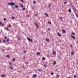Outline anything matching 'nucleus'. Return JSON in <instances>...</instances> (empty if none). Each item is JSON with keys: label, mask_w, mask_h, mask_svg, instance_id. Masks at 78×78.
I'll use <instances>...</instances> for the list:
<instances>
[{"label": "nucleus", "mask_w": 78, "mask_h": 78, "mask_svg": "<svg viewBox=\"0 0 78 78\" xmlns=\"http://www.w3.org/2000/svg\"><path fill=\"white\" fill-rule=\"evenodd\" d=\"M57 57H58V59H59V58H60V55L57 56Z\"/></svg>", "instance_id": "25"}, {"label": "nucleus", "mask_w": 78, "mask_h": 78, "mask_svg": "<svg viewBox=\"0 0 78 78\" xmlns=\"http://www.w3.org/2000/svg\"><path fill=\"white\" fill-rule=\"evenodd\" d=\"M45 40L46 42H50V39H49L48 38H46Z\"/></svg>", "instance_id": "6"}, {"label": "nucleus", "mask_w": 78, "mask_h": 78, "mask_svg": "<svg viewBox=\"0 0 78 78\" xmlns=\"http://www.w3.org/2000/svg\"><path fill=\"white\" fill-rule=\"evenodd\" d=\"M48 31H50V28H48Z\"/></svg>", "instance_id": "33"}, {"label": "nucleus", "mask_w": 78, "mask_h": 78, "mask_svg": "<svg viewBox=\"0 0 78 78\" xmlns=\"http://www.w3.org/2000/svg\"><path fill=\"white\" fill-rule=\"evenodd\" d=\"M57 34H58V36H59V37H61V34L59 32H58Z\"/></svg>", "instance_id": "12"}, {"label": "nucleus", "mask_w": 78, "mask_h": 78, "mask_svg": "<svg viewBox=\"0 0 78 78\" xmlns=\"http://www.w3.org/2000/svg\"><path fill=\"white\" fill-rule=\"evenodd\" d=\"M44 67H47V65H46V64H44Z\"/></svg>", "instance_id": "24"}, {"label": "nucleus", "mask_w": 78, "mask_h": 78, "mask_svg": "<svg viewBox=\"0 0 78 78\" xmlns=\"http://www.w3.org/2000/svg\"><path fill=\"white\" fill-rule=\"evenodd\" d=\"M42 60H44L45 59V58H42Z\"/></svg>", "instance_id": "27"}, {"label": "nucleus", "mask_w": 78, "mask_h": 78, "mask_svg": "<svg viewBox=\"0 0 78 78\" xmlns=\"http://www.w3.org/2000/svg\"><path fill=\"white\" fill-rule=\"evenodd\" d=\"M64 3H65V4H66L67 2H64Z\"/></svg>", "instance_id": "43"}, {"label": "nucleus", "mask_w": 78, "mask_h": 78, "mask_svg": "<svg viewBox=\"0 0 78 78\" xmlns=\"http://www.w3.org/2000/svg\"><path fill=\"white\" fill-rule=\"evenodd\" d=\"M62 32L64 34V33H66V30L64 29H62Z\"/></svg>", "instance_id": "5"}, {"label": "nucleus", "mask_w": 78, "mask_h": 78, "mask_svg": "<svg viewBox=\"0 0 78 78\" xmlns=\"http://www.w3.org/2000/svg\"><path fill=\"white\" fill-rule=\"evenodd\" d=\"M0 43H2V40L0 39Z\"/></svg>", "instance_id": "44"}, {"label": "nucleus", "mask_w": 78, "mask_h": 78, "mask_svg": "<svg viewBox=\"0 0 78 78\" xmlns=\"http://www.w3.org/2000/svg\"><path fill=\"white\" fill-rule=\"evenodd\" d=\"M4 20H5V21H6V18H4Z\"/></svg>", "instance_id": "37"}, {"label": "nucleus", "mask_w": 78, "mask_h": 78, "mask_svg": "<svg viewBox=\"0 0 78 78\" xmlns=\"http://www.w3.org/2000/svg\"><path fill=\"white\" fill-rule=\"evenodd\" d=\"M15 60H16V59H15L14 58H13L12 59V61H15Z\"/></svg>", "instance_id": "22"}, {"label": "nucleus", "mask_w": 78, "mask_h": 78, "mask_svg": "<svg viewBox=\"0 0 78 78\" xmlns=\"http://www.w3.org/2000/svg\"><path fill=\"white\" fill-rule=\"evenodd\" d=\"M27 39L28 41H30V42H33V40H32V39H30V38L28 37H27Z\"/></svg>", "instance_id": "3"}, {"label": "nucleus", "mask_w": 78, "mask_h": 78, "mask_svg": "<svg viewBox=\"0 0 78 78\" xmlns=\"http://www.w3.org/2000/svg\"><path fill=\"white\" fill-rule=\"evenodd\" d=\"M52 54H53V55H56V52L55 51H52Z\"/></svg>", "instance_id": "4"}, {"label": "nucleus", "mask_w": 78, "mask_h": 78, "mask_svg": "<svg viewBox=\"0 0 78 78\" xmlns=\"http://www.w3.org/2000/svg\"><path fill=\"white\" fill-rule=\"evenodd\" d=\"M76 75H75L74 76V78H76Z\"/></svg>", "instance_id": "34"}, {"label": "nucleus", "mask_w": 78, "mask_h": 78, "mask_svg": "<svg viewBox=\"0 0 78 78\" xmlns=\"http://www.w3.org/2000/svg\"><path fill=\"white\" fill-rule=\"evenodd\" d=\"M57 76H58V77H59V75H57Z\"/></svg>", "instance_id": "47"}, {"label": "nucleus", "mask_w": 78, "mask_h": 78, "mask_svg": "<svg viewBox=\"0 0 78 78\" xmlns=\"http://www.w3.org/2000/svg\"><path fill=\"white\" fill-rule=\"evenodd\" d=\"M72 34H73L74 35H75V34L74 33V32H73L72 33Z\"/></svg>", "instance_id": "30"}, {"label": "nucleus", "mask_w": 78, "mask_h": 78, "mask_svg": "<svg viewBox=\"0 0 78 78\" xmlns=\"http://www.w3.org/2000/svg\"><path fill=\"white\" fill-rule=\"evenodd\" d=\"M60 18L62 19V17H60Z\"/></svg>", "instance_id": "49"}, {"label": "nucleus", "mask_w": 78, "mask_h": 78, "mask_svg": "<svg viewBox=\"0 0 78 78\" xmlns=\"http://www.w3.org/2000/svg\"><path fill=\"white\" fill-rule=\"evenodd\" d=\"M37 77V74H34L33 76V78H35Z\"/></svg>", "instance_id": "8"}, {"label": "nucleus", "mask_w": 78, "mask_h": 78, "mask_svg": "<svg viewBox=\"0 0 78 78\" xmlns=\"http://www.w3.org/2000/svg\"><path fill=\"white\" fill-rule=\"evenodd\" d=\"M2 22L0 21V25H2Z\"/></svg>", "instance_id": "39"}, {"label": "nucleus", "mask_w": 78, "mask_h": 78, "mask_svg": "<svg viewBox=\"0 0 78 78\" xmlns=\"http://www.w3.org/2000/svg\"><path fill=\"white\" fill-rule=\"evenodd\" d=\"M62 7H64V6H63V5H62Z\"/></svg>", "instance_id": "53"}, {"label": "nucleus", "mask_w": 78, "mask_h": 78, "mask_svg": "<svg viewBox=\"0 0 78 78\" xmlns=\"http://www.w3.org/2000/svg\"><path fill=\"white\" fill-rule=\"evenodd\" d=\"M2 51H5V50L4 49Z\"/></svg>", "instance_id": "50"}, {"label": "nucleus", "mask_w": 78, "mask_h": 78, "mask_svg": "<svg viewBox=\"0 0 78 78\" xmlns=\"http://www.w3.org/2000/svg\"><path fill=\"white\" fill-rule=\"evenodd\" d=\"M77 43H78V41H77Z\"/></svg>", "instance_id": "57"}, {"label": "nucleus", "mask_w": 78, "mask_h": 78, "mask_svg": "<svg viewBox=\"0 0 78 78\" xmlns=\"http://www.w3.org/2000/svg\"><path fill=\"white\" fill-rule=\"evenodd\" d=\"M56 64V61H55L53 62L54 65H55Z\"/></svg>", "instance_id": "20"}, {"label": "nucleus", "mask_w": 78, "mask_h": 78, "mask_svg": "<svg viewBox=\"0 0 78 78\" xmlns=\"http://www.w3.org/2000/svg\"><path fill=\"white\" fill-rule=\"evenodd\" d=\"M69 11L70 12V13H71V12H72V11L71 10V9H69Z\"/></svg>", "instance_id": "15"}, {"label": "nucleus", "mask_w": 78, "mask_h": 78, "mask_svg": "<svg viewBox=\"0 0 78 78\" xmlns=\"http://www.w3.org/2000/svg\"><path fill=\"white\" fill-rule=\"evenodd\" d=\"M4 39H7V37H4Z\"/></svg>", "instance_id": "41"}, {"label": "nucleus", "mask_w": 78, "mask_h": 78, "mask_svg": "<svg viewBox=\"0 0 78 78\" xmlns=\"http://www.w3.org/2000/svg\"><path fill=\"white\" fill-rule=\"evenodd\" d=\"M35 24L36 27L37 28H38V27H39V25H38V24L37 23H35Z\"/></svg>", "instance_id": "7"}, {"label": "nucleus", "mask_w": 78, "mask_h": 78, "mask_svg": "<svg viewBox=\"0 0 78 78\" xmlns=\"http://www.w3.org/2000/svg\"><path fill=\"white\" fill-rule=\"evenodd\" d=\"M45 15L46 16H47V17H48V14H47V13H45Z\"/></svg>", "instance_id": "16"}, {"label": "nucleus", "mask_w": 78, "mask_h": 78, "mask_svg": "<svg viewBox=\"0 0 78 78\" xmlns=\"http://www.w3.org/2000/svg\"><path fill=\"white\" fill-rule=\"evenodd\" d=\"M75 54V52L72 51L71 52V55H74Z\"/></svg>", "instance_id": "11"}, {"label": "nucleus", "mask_w": 78, "mask_h": 78, "mask_svg": "<svg viewBox=\"0 0 78 78\" xmlns=\"http://www.w3.org/2000/svg\"><path fill=\"white\" fill-rule=\"evenodd\" d=\"M51 75H54V73L53 72H52L51 73Z\"/></svg>", "instance_id": "26"}, {"label": "nucleus", "mask_w": 78, "mask_h": 78, "mask_svg": "<svg viewBox=\"0 0 78 78\" xmlns=\"http://www.w3.org/2000/svg\"><path fill=\"white\" fill-rule=\"evenodd\" d=\"M49 8H50V5H49Z\"/></svg>", "instance_id": "52"}, {"label": "nucleus", "mask_w": 78, "mask_h": 78, "mask_svg": "<svg viewBox=\"0 0 78 78\" xmlns=\"http://www.w3.org/2000/svg\"><path fill=\"white\" fill-rule=\"evenodd\" d=\"M9 28H11V25L10 24L9 25Z\"/></svg>", "instance_id": "35"}, {"label": "nucleus", "mask_w": 78, "mask_h": 78, "mask_svg": "<svg viewBox=\"0 0 78 78\" xmlns=\"http://www.w3.org/2000/svg\"><path fill=\"white\" fill-rule=\"evenodd\" d=\"M35 16H37V14H35Z\"/></svg>", "instance_id": "51"}, {"label": "nucleus", "mask_w": 78, "mask_h": 78, "mask_svg": "<svg viewBox=\"0 0 78 78\" xmlns=\"http://www.w3.org/2000/svg\"><path fill=\"white\" fill-rule=\"evenodd\" d=\"M9 64H10V65L12 64V63H9Z\"/></svg>", "instance_id": "48"}, {"label": "nucleus", "mask_w": 78, "mask_h": 78, "mask_svg": "<svg viewBox=\"0 0 78 78\" xmlns=\"http://www.w3.org/2000/svg\"><path fill=\"white\" fill-rule=\"evenodd\" d=\"M5 75L4 74H3L2 75V78H3L4 77H5Z\"/></svg>", "instance_id": "18"}, {"label": "nucleus", "mask_w": 78, "mask_h": 78, "mask_svg": "<svg viewBox=\"0 0 78 78\" xmlns=\"http://www.w3.org/2000/svg\"><path fill=\"white\" fill-rule=\"evenodd\" d=\"M26 64H28V62H26Z\"/></svg>", "instance_id": "54"}, {"label": "nucleus", "mask_w": 78, "mask_h": 78, "mask_svg": "<svg viewBox=\"0 0 78 78\" xmlns=\"http://www.w3.org/2000/svg\"><path fill=\"white\" fill-rule=\"evenodd\" d=\"M12 19H15V17L14 16H12Z\"/></svg>", "instance_id": "29"}, {"label": "nucleus", "mask_w": 78, "mask_h": 78, "mask_svg": "<svg viewBox=\"0 0 78 78\" xmlns=\"http://www.w3.org/2000/svg\"><path fill=\"white\" fill-rule=\"evenodd\" d=\"M22 2H24V1H23V0H20Z\"/></svg>", "instance_id": "40"}, {"label": "nucleus", "mask_w": 78, "mask_h": 78, "mask_svg": "<svg viewBox=\"0 0 78 78\" xmlns=\"http://www.w3.org/2000/svg\"><path fill=\"white\" fill-rule=\"evenodd\" d=\"M73 8H72V9H73L74 11H77V9L76 8H75V7H74L73 6H72Z\"/></svg>", "instance_id": "2"}, {"label": "nucleus", "mask_w": 78, "mask_h": 78, "mask_svg": "<svg viewBox=\"0 0 78 78\" xmlns=\"http://www.w3.org/2000/svg\"><path fill=\"white\" fill-rule=\"evenodd\" d=\"M22 9L23 11H24V10H25V8L24 7Z\"/></svg>", "instance_id": "28"}, {"label": "nucleus", "mask_w": 78, "mask_h": 78, "mask_svg": "<svg viewBox=\"0 0 78 78\" xmlns=\"http://www.w3.org/2000/svg\"><path fill=\"white\" fill-rule=\"evenodd\" d=\"M8 4L9 5H11V6H14L16 4H15V3L12 2L11 3H8Z\"/></svg>", "instance_id": "1"}, {"label": "nucleus", "mask_w": 78, "mask_h": 78, "mask_svg": "<svg viewBox=\"0 0 78 78\" xmlns=\"http://www.w3.org/2000/svg\"><path fill=\"white\" fill-rule=\"evenodd\" d=\"M20 5L21 7V8H23V4H20Z\"/></svg>", "instance_id": "14"}, {"label": "nucleus", "mask_w": 78, "mask_h": 78, "mask_svg": "<svg viewBox=\"0 0 78 78\" xmlns=\"http://www.w3.org/2000/svg\"><path fill=\"white\" fill-rule=\"evenodd\" d=\"M15 7H16V8H18L19 7V6H17V5H16L15 6Z\"/></svg>", "instance_id": "31"}, {"label": "nucleus", "mask_w": 78, "mask_h": 78, "mask_svg": "<svg viewBox=\"0 0 78 78\" xmlns=\"http://www.w3.org/2000/svg\"><path fill=\"white\" fill-rule=\"evenodd\" d=\"M6 41L7 42H9V39H7L6 40Z\"/></svg>", "instance_id": "32"}, {"label": "nucleus", "mask_w": 78, "mask_h": 78, "mask_svg": "<svg viewBox=\"0 0 78 78\" xmlns=\"http://www.w3.org/2000/svg\"><path fill=\"white\" fill-rule=\"evenodd\" d=\"M10 69H13V67L12 66H11L10 67Z\"/></svg>", "instance_id": "21"}, {"label": "nucleus", "mask_w": 78, "mask_h": 78, "mask_svg": "<svg viewBox=\"0 0 78 78\" xmlns=\"http://www.w3.org/2000/svg\"><path fill=\"white\" fill-rule=\"evenodd\" d=\"M70 46L71 47H72V45L70 44Z\"/></svg>", "instance_id": "46"}, {"label": "nucleus", "mask_w": 78, "mask_h": 78, "mask_svg": "<svg viewBox=\"0 0 78 78\" xmlns=\"http://www.w3.org/2000/svg\"><path fill=\"white\" fill-rule=\"evenodd\" d=\"M48 23H50V25H51V22H48Z\"/></svg>", "instance_id": "38"}, {"label": "nucleus", "mask_w": 78, "mask_h": 78, "mask_svg": "<svg viewBox=\"0 0 78 78\" xmlns=\"http://www.w3.org/2000/svg\"><path fill=\"white\" fill-rule=\"evenodd\" d=\"M18 41H20V38H19V37H18Z\"/></svg>", "instance_id": "45"}, {"label": "nucleus", "mask_w": 78, "mask_h": 78, "mask_svg": "<svg viewBox=\"0 0 78 78\" xmlns=\"http://www.w3.org/2000/svg\"><path fill=\"white\" fill-rule=\"evenodd\" d=\"M3 43H6V40L5 39L3 40Z\"/></svg>", "instance_id": "17"}, {"label": "nucleus", "mask_w": 78, "mask_h": 78, "mask_svg": "<svg viewBox=\"0 0 78 78\" xmlns=\"http://www.w3.org/2000/svg\"><path fill=\"white\" fill-rule=\"evenodd\" d=\"M6 30H7V31H9V29H8V28H6Z\"/></svg>", "instance_id": "36"}, {"label": "nucleus", "mask_w": 78, "mask_h": 78, "mask_svg": "<svg viewBox=\"0 0 78 78\" xmlns=\"http://www.w3.org/2000/svg\"><path fill=\"white\" fill-rule=\"evenodd\" d=\"M77 64H78V62H77Z\"/></svg>", "instance_id": "56"}, {"label": "nucleus", "mask_w": 78, "mask_h": 78, "mask_svg": "<svg viewBox=\"0 0 78 78\" xmlns=\"http://www.w3.org/2000/svg\"><path fill=\"white\" fill-rule=\"evenodd\" d=\"M38 70L39 72H42V68L38 69Z\"/></svg>", "instance_id": "13"}, {"label": "nucleus", "mask_w": 78, "mask_h": 78, "mask_svg": "<svg viewBox=\"0 0 78 78\" xmlns=\"http://www.w3.org/2000/svg\"><path fill=\"white\" fill-rule=\"evenodd\" d=\"M71 36L72 38V39H76L75 37V36H73L71 35Z\"/></svg>", "instance_id": "9"}, {"label": "nucleus", "mask_w": 78, "mask_h": 78, "mask_svg": "<svg viewBox=\"0 0 78 78\" xmlns=\"http://www.w3.org/2000/svg\"><path fill=\"white\" fill-rule=\"evenodd\" d=\"M36 54L37 56H40V55H41V53L39 52H37L36 53Z\"/></svg>", "instance_id": "10"}, {"label": "nucleus", "mask_w": 78, "mask_h": 78, "mask_svg": "<svg viewBox=\"0 0 78 78\" xmlns=\"http://www.w3.org/2000/svg\"><path fill=\"white\" fill-rule=\"evenodd\" d=\"M2 25H4V24H2Z\"/></svg>", "instance_id": "55"}, {"label": "nucleus", "mask_w": 78, "mask_h": 78, "mask_svg": "<svg viewBox=\"0 0 78 78\" xmlns=\"http://www.w3.org/2000/svg\"><path fill=\"white\" fill-rule=\"evenodd\" d=\"M26 52H27V51H24V53H26Z\"/></svg>", "instance_id": "42"}, {"label": "nucleus", "mask_w": 78, "mask_h": 78, "mask_svg": "<svg viewBox=\"0 0 78 78\" xmlns=\"http://www.w3.org/2000/svg\"><path fill=\"white\" fill-rule=\"evenodd\" d=\"M6 57H8L9 58H10V57H9V55H6Z\"/></svg>", "instance_id": "23"}, {"label": "nucleus", "mask_w": 78, "mask_h": 78, "mask_svg": "<svg viewBox=\"0 0 78 78\" xmlns=\"http://www.w3.org/2000/svg\"><path fill=\"white\" fill-rule=\"evenodd\" d=\"M33 3L34 4H35L36 3V1H34L33 2Z\"/></svg>", "instance_id": "19"}]
</instances>
